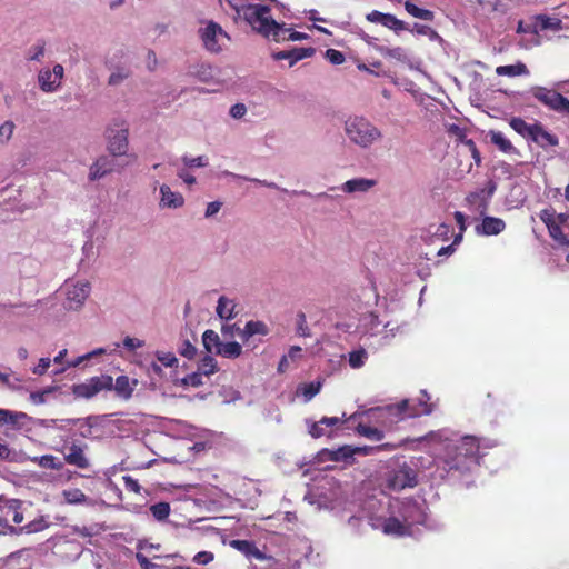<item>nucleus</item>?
Masks as SVG:
<instances>
[{
  "label": "nucleus",
  "instance_id": "nucleus-1",
  "mask_svg": "<svg viewBox=\"0 0 569 569\" xmlns=\"http://www.w3.org/2000/svg\"><path fill=\"white\" fill-rule=\"evenodd\" d=\"M480 440L475 436H465L453 443H448L441 458L447 473L465 475L480 465Z\"/></svg>",
  "mask_w": 569,
  "mask_h": 569
},
{
  "label": "nucleus",
  "instance_id": "nucleus-2",
  "mask_svg": "<svg viewBox=\"0 0 569 569\" xmlns=\"http://www.w3.org/2000/svg\"><path fill=\"white\" fill-rule=\"evenodd\" d=\"M270 11L268 6L250 4L244 9L243 18L258 33L264 37L272 36L274 41L283 40L287 29L271 18Z\"/></svg>",
  "mask_w": 569,
  "mask_h": 569
},
{
  "label": "nucleus",
  "instance_id": "nucleus-3",
  "mask_svg": "<svg viewBox=\"0 0 569 569\" xmlns=\"http://www.w3.org/2000/svg\"><path fill=\"white\" fill-rule=\"evenodd\" d=\"M349 140L360 148H369L382 138L381 131L363 117H350L345 123Z\"/></svg>",
  "mask_w": 569,
  "mask_h": 569
},
{
  "label": "nucleus",
  "instance_id": "nucleus-4",
  "mask_svg": "<svg viewBox=\"0 0 569 569\" xmlns=\"http://www.w3.org/2000/svg\"><path fill=\"white\" fill-rule=\"evenodd\" d=\"M109 390H112V377L108 375L94 376L71 387V392L77 399H91L99 392Z\"/></svg>",
  "mask_w": 569,
  "mask_h": 569
},
{
  "label": "nucleus",
  "instance_id": "nucleus-5",
  "mask_svg": "<svg viewBox=\"0 0 569 569\" xmlns=\"http://www.w3.org/2000/svg\"><path fill=\"white\" fill-rule=\"evenodd\" d=\"M128 124L123 120L114 121L107 129L108 151L113 157H120L127 154L128 151Z\"/></svg>",
  "mask_w": 569,
  "mask_h": 569
},
{
  "label": "nucleus",
  "instance_id": "nucleus-6",
  "mask_svg": "<svg viewBox=\"0 0 569 569\" xmlns=\"http://www.w3.org/2000/svg\"><path fill=\"white\" fill-rule=\"evenodd\" d=\"M199 36L204 48L214 53L220 52L230 40V37L222 27L212 20L208 21L206 27L199 30Z\"/></svg>",
  "mask_w": 569,
  "mask_h": 569
},
{
  "label": "nucleus",
  "instance_id": "nucleus-7",
  "mask_svg": "<svg viewBox=\"0 0 569 569\" xmlns=\"http://www.w3.org/2000/svg\"><path fill=\"white\" fill-rule=\"evenodd\" d=\"M421 393L427 398V400L421 399L418 405L410 406L409 400L405 399L395 406L397 415H399L401 419L431 413L432 406L428 403L429 397L425 390H422Z\"/></svg>",
  "mask_w": 569,
  "mask_h": 569
},
{
  "label": "nucleus",
  "instance_id": "nucleus-8",
  "mask_svg": "<svg viewBox=\"0 0 569 569\" xmlns=\"http://www.w3.org/2000/svg\"><path fill=\"white\" fill-rule=\"evenodd\" d=\"M64 69L61 64H56L52 70L42 69L38 74L39 87L43 92H54L61 86Z\"/></svg>",
  "mask_w": 569,
  "mask_h": 569
},
{
  "label": "nucleus",
  "instance_id": "nucleus-9",
  "mask_svg": "<svg viewBox=\"0 0 569 569\" xmlns=\"http://www.w3.org/2000/svg\"><path fill=\"white\" fill-rule=\"evenodd\" d=\"M531 93L532 97L536 98L540 103L556 112L559 111L566 98L556 90L547 89L545 87H533L531 89Z\"/></svg>",
  "mask_w": 569,
  "mask_h": 569
},
{
  "label": "nucleus",
  "instance_id": "nucleus-10",
  "mask_svg": "<svg viewBox=\"0 0 569 569\" xmlns=\"http://www.w3.org/2000/svg\"><path fill=\"white\" fill-rule=\"evenodd\" d=\"M417 485V475L409 468L403 467L396 471L389 479V487L393 490H401L405 488H412Z\"/></svg>",
  "mask_w": 569,
  "mask_h": 569
},
{
  "label": "nucleus",
  "instance_id": "nucleus-11",
  "mask_svg": "<svg viewBox=\"0 0 569 569\" xmlns=\"http://www.w3.org/2000/svg\"><path fill=\"white\" fill-rule=\"evenodd\" d=\"M316 53V49L312 47L309 48H293L291 50H283L279 52H274L272 54L274 60H288L289 67H292L298 61L310 58Z\"/></svg>",
  "mask_w": 569,
  "mask_h": 569
},
{
  "label": "nucleus",
  "instance_id": "nucleus-12",
  "mask_svg": "<svg viewBox=\"0 0 569 569\" xmlns=\"http://www.w3.org/2000/svg\"><path fill=\"white\" fill-rule=\"evenodd\" d=\"M90 293L89 282H78L68 289L67 298L69 308H78L88 298Z\"/></svg>",
  "mask_w": 569,
  "mask_h": 569
},
{
  "label": "nucleus",
  "instance_id": "nucleus-13",
  "mask_svg": "<svg viewBox=\"0 0 569 569\" xmlns=\"http://www.w3.org/2000/svg\"><path fill=\"white\" fill-rule=\"evenodd\" d=\"M64 461L80 469H87L90 466L89 460L84 455L83 448L76 443H72L68 448V452L64 455Z\"/></svg>",
  "mask_w": 569,
  "mask_h": 569
},
{
  "label": "nucleus",
  "instance_id": "nucleus-14",
  "mask_svg": "<svg viewBox=\"0 0 569 569\" xmlns=\"http://www.w3.org/2000/svg\"><path fill=\"white\" fill-rule=\"evenodd\" d=\"M229 546L241 553H243L248 558H254L258 560L264 559V553L258 549L256 543L253 541L249 540H240V539H233L229 541Z\"/></svg>",
  "mask_w": 569,
  "mask_h": 569
},
{
  "label": "nucleus",
  "instance_id": "nucleus-15",
  "mask_svg": "<svg viewBox=\"0 0 569 569\" xmlns=\"http://www.w3.org/2000/svg\"><path fill=\"white\" fill-rule=\"evenodd\" d=\"M114 162L112 159L102 156L96 160V162L90 168L89 178L90 180L94 181L98 179H101L107 173H110L113 171Z\"/></svg>",
  "mask_w": 569,
  "mask_h": 569
},
{
  "label": "nucleus",
  "instance_id": "nucleus-16",
  "mask_svg": "<svg viewBox=\"0 0 569 569\" xmlns=\"http://www.w3.org/2000/svg\"><path fill=\"white\" fill-rule=\"evenodd\" d=\"M506 228L502 219L496 217H485L482 223L477 227V232L485 236H497Z\"/></svg>",
  "mask_w": 569,
  "mask_h": 569
},
{
  "label": "nucleus",
  "instance_id": "nucleus-17",
  "mask_svg": "<svg viewBox=\"0 0 569 569\" xmlns=\"http://www.w3.org/2000/svg\"><path fill=\"white\" fill-rule=\"evenodd\" d=\"M237 330H239V337L243 342H247L254 335L267 336L269 333L268 326L264 322L253 320L248 321L242 330L239 328Z\"/></svg>",
  "mask_w": 569,
  "mask_h": 569
},
{
  "label": "nucleus",
  "instance_id": "nucleus-18",
  "mask_svg": "<svg viewBox=\"0 0 569 569\" xmlns=\"http://www.w3.org/2000/svg\"><path fill=\"white\" fill-rule=\"evenodd\" d=\"M531 140L539 144L541 148L555 147L558 144V138L555 134L546 131L540 123H535Z\"/></svg>",
  "mask_w": 569,
  "mask_h": 569
},
{
  "label": "nucleus",
  "instance_id": "nucleus-19",
  "mask_svg": "<svg viewBox=\"0 0 569 569\" xmlns=\"http://www.w3.org/2000/svg\"><path fill=\"white\" fill-rule=\"evenodd\" d=\"M488 137L490 138V142L495 144L501 152L508 154L518 153V150L501 131L490 130L488 132Z\"/></svg>",
  "mask_w": 569,
  "mask_h": 569
},
{
  "label": "nucleus",
  "instance_id": "nucleus-20",
  "mask_svg": "<svg viewBox=\"0 0 569 569\" xmlns=\"http://www.w3.org/2000/svg\"><path fill=\"white\" fill-rule=\"evenodd\" d=\"M376 184V181L372 179L366 178H357L346 181L341 190L346 193H355V192H367Z\"/></svg>",
  "mask_w": 569,
  "mask_h": 569
},
{
  "label": "nucleus",
  "instance_id": "nucleus-21",
  "mask_svg": "<svg viewBox=\"0 0 569 569\" xmlns=\"http://www.w3.org/2000/svg\"><path fill=\"white\" fill-rule=\"evenodd\" d=\"M161 204L168 208H180L183 206L184 199L181 193L173 192L168 186L160 187Z\"/></svg>",
  "mask_w": 569,
  "mask_h": 569
},
{
  "label": "nucleus",
  "instance_id": "nucleus-22",
  "mask_svg": "<svg viewBox=\"0 0 569 569\" xmlns=\"http://www.w3.org/2000/svg\"><path fill=\"white\" fill-rule=\"evenodd\" d=\"M357 452H365L367 453V448H352L351 446H342L336 450L330 451V459L332 461H347L348 459L352 458L355 453Z\"/></svg>",
  "mask_w": 569,
  "mask_h": 569
},
{
  "label": "nucleus",
  "instance_id": "nucleus-23",
  "mask_svg": "<svg viewBox=\"0 0 569 569\" xmlns=\"http://www.w3.org/2000/svg\"><path fill=\"white\" fill-rule=\"evenodd\" d=\"M382 530L386 535L405 536L408 532V527L396 517H390L385 520Z\"/></svg>",
  "mask_w": 569,
  "mask_h": 569
},
{
  "label": "nucleus",
  "instance_id": "nucleus-24",
  "mask_svg": "<svg viewBox=\"0 0 569 569\" xmlns=\"http://www.w3.org/2000/svg\"><path fill=\"white\" fill-rule=\"evenodd\" d=\"M242 353V347L237 341L222 342L219 349L216 350V355L228 359H236Z\"/></svg>",
  "mask_w": 569,
  "mask_h": 569
},
{
  "label": "nucleus",
  "instance_id": "nucleus-25",
  "mask_svg": "<svg viewBox=\"0 0 569 569\" xmlns=\"http://www.w3.org/2000/svg\"><path fill=\"white\" fill-rule=\"evenodd\" d=\"M496 73L498 76H506V77H517V76H525L529 73V70L527 66L522 62H518L516 64H509V66H499L496 68Z\"/></svg>",
  "mask_w": 569,
  "mask_h": 569
},
{
  "label": "nucleus",
  "instance_id": "nucleus-26",
  "mask_svg": "<svg viewBox=\"0 0 569 569\" xmlns=\"http://www.w3.org/2000/svg\"><path fill=\"white\" fill-rule=\"evenodd\" d=\"M234 302L230 299H228L227 297L222 296L219 298L218 300V306H217V315L221 318V319H232L236 317V313H234Z\"/></svg>",
  "mask_w": 569,
  "mask_h": 569
},
{
  "label": "nucleus",
  "instance_id": "nucleus-27",
  "mask_svg": "<svg viewBox=\"0 0 569 569\" xmlns=\"http://www.w3.org/2000/svg\"><path fill=\"white\" fill-rule=\"evenodd\" d=\"M405 9L410 16L421 20L432 21L435 18V13L431 10L419 8L410 0L405 2Z\"/></svg>",
  "mask_w": 569,
  "mask_h": 569
},
{
  "label": "nucleus",
  "instance_id": "nucleus-28",
  "mask_svg": "<svg viewBox=\"0 0 569 569\" xmlns=\"http://www.w3.org/2000/svg\"><path fill=\"white\" fill-rule=\"evenodd\" d=\"M202 343L208 352L216 353V350L220 348L222 341L214 330L208 329L202 335Z\"/></svg>",
  "mask_w": 569,
  "mask_h": 569
},
{
  "label": "nucleus",
  "instance_id": "nucleus-29",
  "mask_svg": "<svg viewBox=\"0 0 569 569\" xmlns=\"http://www.w3.org/2000/svg\"><path fill=\"white\" fill-rule=\"evenodd\" d=\"M112 389H114L118 396L124 399H129L133 392V389L130 386V380L127 376H119L116 379V382H112Z\"/></svg>",
  "mask_w": 569,
  "mask_h": 569
},
{
  "label": "nucleus",
  "instance_id": "nucleus-30",
  "mask_svg": "<svg viewBox=\"0 0 569 569\" xmlns=\"http://www.w3.org/2000/svg\"><path fill=\"white\" fill-rule=\"evenodd\" d=\"M509 124L520 136L531 139L533 134L535 123L529 124L523 119L515 117L510 120Z\"/></svg>",
  "mask_w": 569,
  "mask_h": 569
},
{
  "label": "nucleus",
  "instance_id": "nucleus-31",
  "mask_svg": "<svg viewBox=\"0 0 569 569\" xmlns=\"http://www.w3.org/2000/svg\"><path fill=\"white\" fill-rule=\"evenodd\" d=\"M356 430L360 436L376 441L381 440L385 436L380 429L363 423H359Z\"/></svg>",
  "mask_w": 569,
  "mask_h": 569
},
{
  "label": "nucleus",
  "instance_id": "nucleus-32",
  "mask_svg": "<svg viewBox=\"0 0 569 569\" xmlns=\"http://www.w3.org/2000/svg\"><path fill=\"white\" fill-rule=\"evenodd\" d=\"M27 415L22 412H13L7 409H0V423L17 426L20 419L26 418Z\"/></svg>",
  "mask_w": 569,
  "mask_h": 569
},
{
  "label": "nucleus",
  "instance_id": "nucleus-33",
  "mask_svg": "<svg viewBox=\"0 0 569 569\" xmlns=\"http://www.w3.org/2000/svg\"><path fill=\"white\" fill-rule=\"evenodd\" d=\"M536 20L539 22L541 30H555L561 29V20L558 18H550L546 14H538Z\"/></svg>",
  "mask_w": 569,
  "mask_h": 569
},
{
  "label": "nucleus",
  "instance_id": "nucleus-34",
  "mask_svg": "<svg viewBox=\"0 0 569 569\" xmlns=\"http://www.w3.org/2000/svg\"><path fill=\"white\" fill-rule=\"evenodd\" d=\"M550 237L560 246V247H569V239L568 237L562 232V229L560 224L551 223L548 228Z\"/></svg>",
  "mask_w": 569,
  "mask_h": 569
},
{
  "label": "nucleus",
  "instance_id": "nucleus-35",
  "mask_svg": "<svg viewBox=\"0 0 569 569\" xmlns=\"http://www.w3.org/2000/svg\"><path fill=\"white\" fill-rule=\"evenodd\" d=\"M170 505L164 501L154 503L150 507L151 515L159 521L166 520L170 515Z\"/></svg>",
  "mask_w": 569,
  "mask_h": 569
},
{
  "label": "nucleus",
  "instance_id": "nucleus-36",
  "mask_svg": "<svg viewBox=\"0 0 569 569\" xmlns=\"http://www.w3.org/2000/svg\"><path fill=\"white\" fill-rule=\"evenodd\" d=\"M320 389L321 383L317 381L299 386L298 391L305 397L306 401H310L316 395L320 392Z\"/></svg>",
  "mask_w": 569,
  "mask_h": 569
},
{
  "label": "nucleus",
  "instance_id": "nucleus-37",
  "mask_svg": "<svg viewBox=\"0 0 569 569\" xmlns=\"http://www.w3.org/2000/svg\"><path fill=\"white\" fill-rule=\"evenodd\" d=\"M382 26L393 30L395 32H399L402 30H407V23L402 20L398 19L396 16L391 13H386L385 20L382 21Z\"/></svg>",
  "mask_w": 569,
  "mask_h": 569
},
{
  "label": "nucleus",
  "instance_id": "nucleus-38",
  "mask_svg": "<svg viewBox=\"0 0 569 569\" xmlns=\"http://www.w3.org/2000/svg\"><path fill=\"white\" fill-rule=\"evenodd\" d=\"M38 465L44 469L60 470L63 468V462L52 455H44L37 458Z\"/></svg>",
  "mask_w": 569,
  "mask_h": 569
},
{
  "label": "nucleus",
  "instance_id": "nucleus-39",
  "mask_svg": "<svg viewBox=\"0 0 569 569\" xmlns=\"http://www.w3.org/2000/svg\"><path fill=\"white\" fill-rule=\"evenodd\" d=\"M198 370L204 376H210L218 370L217 361L211 356H204L199 362Z\"/></svg>",
  "mask_w": 569,
  "mask_h": 569
},
{
  "label": "nucleus",
  "instance_id": "nucleus-40",
  "mask_svg": "<svg viewBox=\"0 0 569 569\" xmlns=\"http://www.w3.org/2000/svg\"><path fill=\"white\" fill-rule=\"evenodd\" d=\"M63 497L66 501L71 505L82 503L87 500V496L78 488L64 490Z\"/></svg>",
  "mask_w": 569,
  "mask_h": 569
},
{
  "label": "nucleus",
  "instance_id": "nucleus-41",
  "mask_svg": "<svg viewBox=\"0 0 569 569\" xmlns=\"http://www.w3.org/2000/svg\"><path fill=\"white\" fill-rule=\"evenodd\" d=\"M367 352L365 349L353 350L349 353V365L351 368H360L365 365Z\"/></svg>",
  "mask_w": 569,
  "mask_h": 569
},
{
  "label": "nucleus",
  "instance_id": "nucleus-42",
  "mask_svg": "<svg viewBox=\"0 0 569 569\" xmlns=\"http://www.w3.org/2000/svg\"><path fill=\"white\" fill-rule=\"evenodd\" d=\"M44 56V42H38L32 46L27 54V59L30 61H40Z\"/></svg>",
  "mask_w": 569,
  "mask_h": 569
},
{
  "label": "nucleus",
  "instance_id": "nucleus-43",
  "mask_svg": "<svg viewBox=\"0 0 569 569\" xmlns=\"http://www.w3.org/2000/svg\"><path fill=\"white\" fill-rule=\"evenodd\" d=\"M21 502L17 499H12L9 501L8 510L12 511V521L17 525L23 521V513L21 512Z\"/></svg>",
  "mask_w": 569,
  "mask_h": 569
},
{
  "label": "nucleus",
  "instance_id": "nucleus-44",
  "mask_svg": "<svg viewBox=\"0 0 569 569\" xmlns=\"http://www.w3.org/2000/svg\"><path fill=\"white\" fill-rule=\"evenodd\" d=\"M156 357L164 367H173L178 363V359L172 352L157 351Z\"/></svg>",
  "mask_w": 569,
  "mask_h": 569
},
{
  "label": "nucleus",
  "instance_id": "nucleus-45",
  "mask_svg": "<svg viewBox=\"0 0 569 569\" xmlns=\"http://www.w3.org/2000/svg\"><path fill=\"white\" fill-rule=\"evenodd\" d=\"M325 57L330 61V63L336 66L343 63L346 60L345 54L336 49H327Z\"/></svg>",
  "mask_w": 569,
  "mask_h": 569
},
{
  "label": "nucleus",
  "instance_id": "nucleus-46",
  "mask_svg": "<svg viewBox=\"0 0 569 569\" xmlns=\"http://www.w3.org/2000/svg\"><path fill=\"white\" fill-rule=\"evenodd\" d=\"M178 352L187 359H193L197 355V348L189 340H184Z\"/></svg>",
  "mask_w": 569,
  "mask_h": 569
},
{
  "label": "nucleus",
  "instance_id": "nucleus-47",
  "mask_svg": "<svg viewBox=\"0 0 569 569\" xmlns=\"http://www.w3.org/2000/svg\"><path fill=\"white\" fill-rule=\"evenodd\" d=\"M202 376H204L203 373H201L199 370L198 372H192L190 375H187L183 379H182V383L186 385V386H191V387H200L202 386Z\"/></svg>",
  "mask_w": 569,
  "mask_h": 569
},
{
  "label": "nucleus",
  "instance_id": "nucleus-48",
  "mask_svg": "<svg viewBox=\"0 0 569 569\" xmlns=\"http://www.w3.org/2000/svg\"><path fill=\"white\" fill-rule=\"evenodd\" d=\"M14 123L12 121H6L0 126V141L7 142L13 134Z\"/></svg>",
  "mask_w": 569,
  "mask_h": 569
},
{
  "label": "nucleus",
  "instance_id": "nucleus-49",
  "mask_svg": "<svg viewBox=\"0 0 569 569\" xmlns=\"http://www.w3.org/2000/svg\"><path fill=\"white\" fill-rule=\"evenodd\" d=\"M122 481L127 491L140 493L141 486L139 485V481L137 479L132 478L131 476H123Z\"/></svg>",
  "mask_w": 569,
  "mask_h": 569
},
{
  "label": "nucleus",
  "instance_id": "nucleus-50",
  "mask_svg": "<svg viewBox=\"0 0 569 569\" xmlns=\"http://www.w3.org/2000/svg\"><path fill=\"white\" fill-rule=\"evenodd\" d=\"M214 559V555L210 551H200L194 555L193 562L198 565H208Z\"/></svg>",
  "mask_w": 569,
  "mask_h": 569
},
{
  "label": "nucleus",
  "instance_id": "nucleus-51",
  "mask_svg": "<svg viewBox=\"0 0 569 569\" xmlns=\"http://www.w3.org/2000/svg\"><path fill=\"white\" fill-rule=\"evenodd\" d=\"M136 559L142 569H160L161 567L154 562H151L143 553L137 552Z\"/></svg>",
  "mask_w": 569,
  "mask_h": 569
},
{
  "label": "nucleus",
  "instance_id": "nucleus-52",
  "mask_svg": "<svg viewBox=\"0 0 569 569\" xmlns=\"http://www.w3.org/2000/svg\"><path fill=\"white\" fill-rule=\"evenodd\" d=\"M182 161L183 163L187 166V167H190V168H193V167H206L207 166V161L203 157H196V158H191V157H187L184 156L182 158Z\"/></svg>",
  "mask_w": 569,
  "mask_h": 569
},
{
  "label": "nucleus",
  "instance_id": "nucleus-53",
  "mask_svg": "<svg viewBox=\"0 0 569 569\" xmlns=\"http://www.w3.org/2000/svg\"><path fill=\"white\" fill-rule=\"evenodd\" d=\"M51 365L50 358H41L39 363L33 368L32 372L38 376L44 375Z\"/></svg>",
  "mask_w": 569,
  "mask_h": 569
},
{
  "label": "nucleus",
  "instance_id": "nucleus-54",
  "mask_svg": "<svg viewBox=\"0 0 569 569\" xmlns=\"http://www.w3.org/2000/svg\"><path fill=\"white\" fill-rule=\"evenodd\" d=\"M385 57L395 58L397 60H401L403 58V50L400 47L397 48H386L380 50Z\"/></svg>",
  "mask_w": 569,
  "mask_h": 569
},
{
  "label": "nucleus",
  "instance_id": "nucleus-55",
  "mask_svg": "<svg viewBox=\"0 0 569 569\" xmlns=\"http://www.w3.org/2000/svg\"><path fill=\"white\" fill-rule=\"evenodd\" d=\"M309 433L312 438H320L326 435V430L323 428V423H320V420L318 422H313L309 428Z\"/></svg>",
  "mask_w": 569,
  "mask_h": 569
},
{
  "label": "nucleus",
  "instance_id": "nucleus-56",
  "mask_svg": "<svg viewBox=\"0 0 569 569\" xmlns=\"http://www.w3.org/2000/svg\"><path fill=\"white\" fill-rule=\"evenodd\" d=\"M539 217L542 220V222L547 226V228H549L551 223H556L553 210L543 209L541 210Z\"/></svg>",
  "mask_w": 569,
  "mask_h": 569
},
{
  "label": "nucleus",
  "instance_id": "nucleus-57",
  "mask_svg": "<svg viewBox=\"0 0 569 569\" xmlns=\"http://www.w3.org/2000/svg\"><path fill=\"white\" fill-rule=\"evenodd\" d=\"M247 112V108L243 103H236L230 109V116L234 119L242 118Z\"/></svg>",
  "mask_w": 569,
  "mask_h": 569
},
{
  "label": "nucleus",
  "instance_id": "nucleus-58",
  "mask_svg": "<svg viewBox=\"0 0 569 569\" xmlns=\"http://www.w3.org/2000/svg\"><path fill=\"white\" fill-rule=\"evenodd\" d=\"M385 17H386V13L380 12V11H378V10H372L371 12H369V13L366 16V19H367L369 22H372V23H380V24H382V21L385 20Z\"/></svg>",
  "mask_w": 569,
  "mask_h": 569
},
{
  "label": "nucleus",
  "instance_id": "nucleus-59",
  "mask_svg": "<svg viewBox=\"0 0 569 569\" xmlns=\"http://www.w3.org/2000/svg\"><path fill=\"white\" fill-rule=\"evenodd\" d=\"M123 346L129 350H136L143 346V342L137 338L126 337L123 340Z\"/></svg>",
  "mask_w": 569,
  "mask_h": 569
},
{
  "label": "nucleus",
  "instance_id": "nucleus-60",
  "mask_svg": "<svg viewBox=\"0 0 569 569\" xmlns=\"http://www.w3.org/2000/svg\"><path fill=\"white\" fill-rule=\"evenodd\" d=\"M221 207H222V203L219 201L209 202L207 206V210H206V217L210 218V217L214 216L216 213L219 212Z\"/></svg>",
  "mask_w": 569,
  "mask_h": 569
},
{
  "label": "nucleus",
  "instance_id": "nucleus-61",
  "mask_svg": "<svg viewBox=\"0 0 569 569\" xmlns=\"http://www.w3.org/2000/svg\"><path fill=\"white\" fill-rule=\"evenodd\" d=\"M18 533V530L10 526L7 521V519L0 517V535H6V533Z\"/></svg>",
  "mask_w": 569,
  "mask_h": 569
},
{
  "label": "nucleus",
  "instance_id": "nucleus-62",
  "mask_svg": "<svg viewBox=\"0 0 569 569\" xmlns=\"http://www.w3.org/2000/svg\"><path fill=\"white\" fill-rule=\"evenodd\" d=\"M452 231V228L450 224H447V223H441L438 226L437 228V231H436V236H439V237H443V238H447L448 234Z\"/></svg>",
  "mask_w": 569,
  "mask_h": 569
},
{
  "label": "nucleus",
  "instance_id": "nucleus-63",
  "mask_svg": "<svg viewBox=\"0 0 569 569\" xmlns=\"http://www.w3.org/2000/svg\"><path fill=\"white\" fill-rule=\"evenodd\" d=\"M178 177L182 179L187 184H193L196 183V178L191 173H189L187 170H181L178 172Z\"/></svg>",
  "mask_w": 569,
  "mask_h": 569
},
{
  "label": "nucleus",
  "instance_id": "nucleus-64",
  "mask_svg": "<svg viewBox=\"0 0 569 569\" xmlns=\"http://www.w3.org/2000/svg\"><path fill=\"white\" fill-rule=\"evenodd\" d=\"M11 449L4 443H0V460H11Z\"/></svg>",
  "mask_w": 569,
  "mask_h": 569
}]
</instances>
